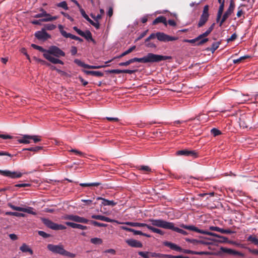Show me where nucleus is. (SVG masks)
I'll return each mask as SVG.
<instances>
[{"mask_svg": "<svg viewBox=\"0 0 258 258\" xmlns=\"http://www.w3.org/2000/svg\"><path fill=\"white\" fill-rule=\"evenodd\" d=\"M92 218L99 220L103 221H105L107 222H115L118 224H121L122 223L121 222H119L117 220L111 219L108 217L102 216V215H93L91 216Z\"/></svg>", "mask_w": 258, "mask_h": 258, "instance_id": "nucleus-16", "label": "nucleus"}, {"mask_svg": "<svg viewBox=\"0 0 258 258\" xmlns=\"http://www.w3.org/2000/svg\"><path fill=\"white\" fill-rule=\"evenodd\" d=\"M224 0H223L222 2L220 4V6L219 7V9L218 11L217 15V18H216V22H218L220 21V19H221L223 10L224 9Z\"/></svg>", "mask_w": 258, "mask_h": 258, "instance_id": "nucleus-19", "label": "nucleus"}, {"mask_svg": "<svg viewBox=\"0 0 258 258\" xmlns=\"http://www.w3.org/2000/svg\"><path fill=\"white\" fill-rule=\"evenodd\" d=\"M220 44V42L219 41L213 43L210 48V51L213 53L219 47Z\"/></svg>", "mask_w": 258, "mask_h": 258, "instance_id": "nucleus-39", "label": "nucleus"}, {"mask_svg": "<svg viewBox=\"0 0 258 258\" xmlns=\"http://www.w3.org/2000/svg\"><path fill=\"white\" fill-rule=\"evenodd\" d=\"M134 62L133 58L128 60L125 62H120L118 65L119 66H127L131 63Z\"/></svg>", "mask_w": 258, "mask_h": 258, "instance_id": "nucleus-49", "label": "nucleus"}, {"mask_svg": "<svg viewBox=\"0 0 258 258\" xmlns=\"http://www.w3.org/2000/svg\"><path fill=\"white\" fill-rule=\"evenodd\" d=\"M42 221L43 223L47 227H48L52 230H64V229H66V227L65 226L61 225V224H58L55 223L48 219L43 218L42 219Z\"/></svg>", "mask_w": 258, "mask_h": 258, "instance_id": "nucleus-7", "label": "nucleus"}, {"mask_svg": "<svg viewBox=\"0 0 258 258\" xmlns=\"http://www.w3.org/2000/svg\"><path fill=\"white\" fill-rule=\"evenodd\" d=\"M135 48H136V46L134 45V46H132L131 47H130L127 50H126V51H125L124 52H123V53H122L120 55L117 56L116 57L117 58H121V57L129 54L130 53L132 52L133 50H134L135 49Z\"/></svg>", "mask_w": 258, "mask_h": 258, "instance_id": "nucleus-32", "label": "nucleus"}, {"mask_svg": "<svg viewBox=\"0 0 258 258\" xmlns=\"http://www.w3.org/2000/svg\"><path fill=\"white\" fill-rule=\"evenodd\" d=\"M157 39L160 41L168 42L176 40L178 37L170 36L163 32H157Z\"/></svg>", "mask_w": 258, "mask_h": 258, "instance_id": "nucleus-12", "label": "nucleus"}, {"mask_svg": "<svg viewBox=\"0 0 258 258\" xmlns=\"http://www.w3.org/2000/svg\"><path fill=\"white\" fill-rule=\"evenodd\" d=\"M63 255L68 256L71 257H74L76 256V254L73 253H71L69 251H67L64 249V252H63Z\"/></svg>", "mask_w": 258, "mask_h": 258, "instance_id": "nucleus-59", "label": "nucleus"}, {"mask_svg": "<svg viewBox=\"0 0 258 258\" xmlns=\"http://www.w3.org/2000/svg\"><path fill=\"white\" fill-rule=\"evenodd\" d=\"M178 155H185L188 156L195 157L196 153L193 151L180 150L177 152Z\"/></svg>", "mask_w": 258, "mask_h": 258, "instance_id": "nucleus-22", "label": "nucleus"}, {"mask_svg": "<svg viewBox=\"0 0 258 258\" xmlns=\"http://www.w3.org/2000/svg\"><path fill=\"white\" fill-rule=\"evenodd\" d=\"M106 72L111 74H121L122 73V70L114 69L106 71Z\"/></svg>", "mask_w": 258, "mask_h": 258, "instance_id": "nucleus-47", "label": "nucleus"}, {"mask_svg": "<svg viewBox=\"0 0 258 258\" xmlns=\"http://www.w3.org/2000/svg\"><path fill=\"white\" fill-rule=\"evenodd\" d=\"M88 21L93 26H94L97 29L99 28V23L98 21H96V22H94L91 19H89L88 20Z\"/></svg>", "mask_w": 258, "mask_h": 258, "instance_id": "nucleus-46", "label": "nucleus"}, {"mask_svg": "<svg viewBox=\"0 0 258 258\" xmlns=\"http://www.w3.org/2000/svg\"><path fill=\"white\" fill-rule=\"evenodd\" d=\"M163 244L164 245H165V246L169 247L170 249L174 250L175 251H179V252L182 251V249L180 246H179L178 245H177V244H176L175 243H172L170 242H168V241H165L163 242Z\"/></svg>", "mask_w": 258, "mask_h": 258, "instance_id": "nucleus-18", "label": "nucleus"}, {"mask_svg": "<svg viewBox=\"0 0 258 258\" xmlns=\"http://www.w3.org/2000/svg\"><path fill=\"white\" fill-rule=\"evenodd\" d=\"M125 241L129 246L132 247L141 248L143 247V244L141 242L134 239H127Z\"/></svg>", "mask_w": 258, "mask_h": 258, "instance_id": "nucleus-17", "label": "nucleus"}, {"mask_svg": "<svg viewBox=\"0 0 258 258\" xmlns=\"http://www.w3.org/2000/svg\"><path fill=\"white\" fill-rule=\"evenodd\" d=\"M90 223L94 226L98 227H106L107 224L102 223H99L95 221H91Z\"/></svg>", "mask_w": 258, "mask_h": 258, "instance_id": "nucleus-45", "label": "nucleus"}, {"mask_svg": "<svg viewBox=\"0 0 258 258\" xmlns=\"http://www.w3.org/2000/svg\"><path fill=\"white\" fill-rule=\"evenodd\" d=\"M200 40V38H198V37H197V38L193 39L185 40V41L187 42L190 43H194L196 42H198V41H199Z\"/></svg>", "mask_w": 258, "mask_h": 258, "instance_id": "nucleus-63", "label": "nucleus"}, {"mask_svg": "<svg viewBox=\"0 0 258 258\" xmlns=\"http://www.w3.org/2000/svg\"><path fill=\"white\" fill-rule=\"evenodd\" d=\"M30 140H33L34 143H37L41 141V137L38 136H30Z\"/></svg>", "mask_w": 258, "mask_h": 258, "instance_id": "nucleus-48", "label": "nucleus"}, {"mask_svg": "<svg viewBox=\"0 0 258 258\" xmlns=\"http://www.w3.org/2000/svg\"><path fill=\"white\" fill-rule=\"evenodd\" d=\"M211 132L212 134L215 137L221 134V132L219 130L215 128H212L211 131Z\"/></svg>", "mask_w": 258, "mask_h": 258, "instance_id": "nucleus-51", "label": "nucleus"}, {"mask_svg": "<svg viewBox=\"0 0 258 258\" xmlns=\"http://www.w3.org/2000/svg\"><path fill=\"white\" fill-rule=\"evenodd\" d=\"M47 247L49 250L54 253H58L63 255L64 249L62 245H53L49 244Z\"/></svg>", "mask_w": 258, "mask_h": 258, "instance_id": "nucleus-11", "label": "nucleus"}, {"mask_svg": "<svg viewBox=\"0 0 258 258\" xmlns=\"http://www.w3.org/2000/svg\"><path fill=\"white\" fill-rule=\"evenodd\" d=\"M162 23L163 24L166 23V19L163 16H159L156 18L153 22V24L155 25L156 24Z\"/></svg>", "mask_w": 258, "mask_h": 258, "instance_id": "nucleus-30", "label": "nucleus"}, {"mask_svg": "<svg viewBox=\"0 0 258 258\" xmlns=\"http://www.w3.org/2000/svg\"><path fill=\"white\" fill-rule=\"evenodd\" d=\"M100 184L99 182H92V183H81L80 185L81 186H98Z\"/></svg>", "mask_w": 258, "mask_h": 258, "instance_id": "nucleus-37", "label": "nucleus"}, {"mask_svg": "<svg viewBox=\"0 0 258 258\" xmlns=\"http://www.w3.org/2000/svg\"><path fill=\"white\" fill-rule=\"evenodd\" d=\"M228 18V17L225 14H223V16L221 19H220V21L218 22L219 23V26H221L223 24V23L226 20V19Z\"/></svg>", "mask_w": 258, "mask_h": 258, "instance_id": "nucleus-52", "label": "nucleus"}, {"mask_svg": "<svg viewBox=\"0 0 258 258\" xmlns=\"http://www.w3.org/2000/svg\"><path fill=\"white\" fill-rule=\"evenodd\" d=\"M56 6L58 7H60L64 9L65 10H68L69 8L68 7L67 4L65 1L61 2L59 3H58Z\"/></svg>", "mask_w": 258, "mask_h": 258, "instance_id": "nucleus-43", "label": "nucleus"}, {"mask_svg": "<svg viewBox=\"0 0 258 258\" xmlns=\"http://www.w3.org/2000/svg\"><path fill=\"white\" fill-rule=\"evenodd\" d=\"M208 41V38L204 37V38L201 39L200 40L198 41L197 45H202V44H204L205 43L207 42Z\"/></svg>", "mask_w": 258, "mask_h": 258, "instance_id": "nucleus-53", "label": "nucleus"}, {"mask_svg": "<svg viewBox=\"0 0 258 258\" xmlns=\"http://www.w3.org/2000/svg\"><path fill=\"white\" fill-rule=\"evenodd\" d=\"M90 241L92 243L94 244H101L103 242L102 240L99 238H92L90 239Z\"/></svg>", "mask_w": 258, "mask_h": 258, "instance_id": "nucleus-35", "label": "nucleus"}, {"mask_svg": "<svg viewBox=\"0 0 258 258\" xmlns=\"http://www.w3.org/2000/svg\"><path fill=\"white\" fill-rule=\"evenodd\" d=\"M224 251L230 254L238 255L242 257H243L244 256L243 253L230 248H226L225 250H224Z\"/></svg>", "mask_w": 258, "mask_h": 258, "instance_id": "nucleus-28", "label": "nucleus"}, {"mask_svg": "<svg viewBox=\"0 0 258 258\" xmlns=\"http://www.w3.org/2000/svg\"><path fill=\"white\" fill-rule=\"evenodd\" d=\"M31 46L34 48V49H37L38 50H39L41 52H43V53H47V50L46 49H44L43 48H42L41 46H38V45H37L35 44H31Z\"/></svg>", "mask_w": 258, "mask_h": 258, "instance_id": "nucleus-38", "label": "nucleus"}, {"mask_svg": "<svg viewBox=\"0 0 258 258\" xmlns=\"http://www.w3.org/2000/svg\"><path fill=\"white\" fill-rule=\"evenodd\" d=\"M45 27L48 30H52L56 28V26L53 24H46Z\"/></svg>", "mask_w": 258, "mask_h": 258, "instance_id": "nucleus-57", "label": "nucleus"}, {"mask_svg": "<svg viewBox=\"0 0 258 258\" xmlns=\"http://www.w3.org/2000/svg\"><path fill=\"white\" fill-rule=\"evenodd\" d=\"M209 6L206 5L204 7L203 13L200 17V21L198 23V27H201L203 26L208 21L209 15L208 13Z\"/></svg>", "mask_w": 258, "mask_h": 258, "instance_id": "nucleus-9", "label": "nucleus"}, {"mask_svg": "<svg viewBox=\"0 0 258 258\" xmlns=\"http://www.w3.org/2000/svg\"><path fill=\"white\" fill-rule=\"evenodd\" d=\"M145 43H146V46L147 47L155 48L157 47L156 45L155 44H154V43L150 42L149 41L147 42H145Z\"/></svg>", "mask_w": 258, "mask_h": 258, "instance_id": "nucleus-60", "label": "nucleus"}, {"mask_svg": "<svg viewBox=\"0 0 258 258\" xmlns=\"http://www.w3.org/2000/svg\"><path fill=\"white\" fill-rule=\"evenodd\" d=\"M80 36L84 37L87 40H92V35L91 32L89 31H86V32H83V33H80Z\"/></svg>", "mask_w": 258, "mask_h": 258, "instance_id": "nucleus-33", "label": "nucleus"}, {"mask_svg": "<svg viewBox=\"0 0 258 258\" xmlns=\"http://www.w3.org/2000/svg\"><path fill=\"white\" fill-rule=\"evenodd\" d=\"M149 221L151 222L153 225L155 226L156 227L162 228L165 229L171 230L183 235H187L188 234V233L186 231L175 226V224L173 222H168L160 219H150Z\"/></svg>", "mask_w": 258, "mask_h": 258, "instance_id": "nucleus-2", "label": "nucleus"}, {"mask_svg": "<svg viewBox=\"0 0 258 258\" xmlns=\"http://www.w3.org/2000/svg\"><path fill=\"white\" fill-rule=\"evenodd\" d=\"M30 135H24L22 138L19 139L18 140V142L19 143H23V144H29L30 143Z\"/></svg>", "mask_w": 258, "mask_h": 258, "instance_id": "nucleus-29", "label": "nucleus"}, {"mask_svg": "<svg viewBox=\"0 0 258 258\" xmlns=\"http://www.w3.org/2000/svg\"><path fill=\"white\" fill-rule=\"evenodd\" d=\"M44 18L41 19V21L42 22H49L53 20H55L58 18L57 16H51L49 14L46 13V15L45 16Z\"/></svg>", "mask_w": 258, "mask_h": 258, "instance_id": "nucleus-27", "label": "nucleus"}, {"mask_svg": "<svg viewBox=\"0 0 258 258\" xmlns=\"http://www.w3.org/2000/svg\"><path fill=\"white\" fill-rule=\"evenodd\" d=\"M70 151L72 152H74L76 155H78L79 156H82L84 155V154L82 152L78 151L77 150H76V149H72Z\"/></svg>", "mask_w": 258, "mask_h": 258, "instance_id": "nucleus-61", "label": "nucleus"}, {"mask_svg": "<svg viewBox=\"0 0 258 258\" xmlns=\"http://www.w3.org/2000/svg\"><path fill=\"white\" fill-rule=\"evenodd\" d=\"M185 240L186 241L193 243V244H197L198 243L200 242V241H198L195 239H190L188 238H185Z\"/></svg>", "mask_w": 258, "mask_h": 258, "instance_id": "nucleus-56", "label": "nucleus"}, {"mask_svg": "<svg viewBox=\"0 0 258 258\" xmlns=\"http://www.w3.org/2000/svg\"><path fill=\"white\" fill-rule=\"evenodd\" d=\"M66 224L73 228H78L82 230H86L87 229V227L86 226L71 222H66Z\"/></svg>", "mask_w": 258, "mask_h": 258, "instance_id": "nucleus-21", "label": "nucleus"}, {"mask_svg": "<svg viewBox=\"0 0 258 258\" xmlns=\"http://www.w3.org/2000/svg\"><path fill=\"white\" fill-rule=\"evenodd\" d=\"M30 183H19L15 185V186L17 187H30Z\"/></svg>", "mask_w": 258, "mask_h": 258, "instance_id": "nucleus-55", "label": "nucleus"}, {"mask_svg": "<svg viewBox=\"0 0 258 258\" xmlns=\"http://www.w3.org/2000/svg\"><path fill=\"white\" fill-rule=\"evenodd\" d=\"M19 248L22 252H29L30 254H32L33 253L30 246L25 243H23Z\"/></svg>", "mask_w": 258, "mask_h": 258, "instance_id": "nucleus-23", "label": "nucleus"}, {"mask_svg": "<svg viewBox=\"0 0 258 258\" xmlns=\"http://www.w3.org/2000/svg\"><path fill=\"white\" fill-rule=\"evenodd\" d=\"M247 240L256 245H258V238L255 235H249L247 238Z\"/></svg>", "mask_w": 258, "mask_h": 258, "instance_id": "nucleus-31", "label": "nucleus"}, {"mask_svg": "<svg viewBox=\"0 0 258 258\" xmlns=\"http://www.w3.org/2000/svg\"><path fill=\"white\" fill-rule=\"evenodd\" d=\"M63 219L65 220H69L71 221H73L78 223H88L89 220L84 217H80L78 215L70 214L67 215L63 216Z\"/></svg>", "mask_w": 258, "mask_h": 258, "instance_id": "nucleus-8", "label": "nucleus"}, {"mask_svg": "<svg viewBox=\"0 0 258 258\" xmlns=\"http://www.w3.org/2000/svg\"><path fill=\"white\" fill-rule=\"evenodd\" d=\"M224 0H223L222 2L220 4V6L219 7V9L218 11L217 15V18H216V22H218L220 21V19H221L223 10L224 9Z\"/></svg>", "mask_w": 258, "mask_h": 258, "instance_id": "nucleus-20", "label": "nucleus"}, {"mask_svg": "<svg viewBox=\"0 0 258 258\" xmlns=\"http://www.w3.org/2000/svg\"><path fill=\"white\" fill-rule=\"evenodd\" d=\"M43 56L48 61L53 64H63V62L56 57L64 56L65 53L59 48L52 46L47 50V53H43Z\"/></svg>", "mask_w": 258, "mask_h": 258, "instance_id": "nucleus-1", "label": "nucleus"}, {"mask_svg": "<svg viewBox=\"0 0 258 258\" xmlns=\"http://www.w3.org/2000/svg\"><path fill=\"white\" fill-rule=\"evenodd\" d=\"M97 200H101L102 201V204L103 206H114L117 204V203L115 202L114 201L108 200L101 197L98 198Z\"/></svg>", "mask_w": 258, "mask_h": 258, "instance_id": "nucleus-24", "label": "nucleus"}, {"mask_svg": "<svg viewBox=\"0 0 258 258\" xmlns=\"http://www.w3.org/2000/svg\"><path fill=\"white\" fill-rule=\"evenodd\" d=\"M61 14L63 16H64L65 17H66L67 18H68L69 20H70L71 21H74V19L71 17L68 14L66 13H64L63 12H61Z\"/></svg>", "mask_w": 258, "mask_h": 258, "instance_id": "nucleus-62", "label": "nucleus"}, {"mask_svg": "<svg viewBox=\"0 0 258 258\" xmlns=\"http://www.w3.org/2000/svg\"><path fill=\"white\" fill-rule=\"evenodd\" d=\"M84 72L87 75H91L96 77L103 76V73L99 71H84Z\"/></svg>", "mask_w": 258, "mask_h": 258, "instance_id": "nucleus-26", "label": "nucleus"}, {"mask_svg": "<svg viewBox=\"0 0 258 258\" xmlns=\"http://www.w3.org/2000/svg\"><path fill=\"white\" fill-rule=\"evenodd\" d=\"M38 233L40 236H41L44 238H47V237H49V236H50L49 234L45 233V232H44L43 231H38Z\"/></svg>", "mask_w": 258, "mask_h": 258, "instance_id": "nucleus-58", "label": "nucleus"}, {"mask_svg": "<svg viewBox=\"0 0 258 258\" xmlns=\"http://www.w3.org/2000/svg\"><path fill=\"white\" fill-rule=\"evenodd\" d=\"M58 29L59 30V31L61 33V34L64 37H66V38H70L72 39H74V40H78L79 41H82L83 40L82 39H81V38L77 36H75L74 35H73L71 33H67L66 31H65L64 30H63V26H62L61 25H59L58 26Z\"/></svg>", "mask_w": 258, "mask_h": 258, "instance_id": "nucleus-14", "label": "nucleus"}, {"mask_svg": "<svg viewBox=\"0 0 258 258\" xmlns=\"http://www.w3.org/2000/svg\"><path fill=\"white\" fill-rule=\"evenodd\" d=\"M170 58V56L155 54L152 53H149L147 54V55L143 57H134L133 58V60L134 62H139L142 63H148L159 62L162 60H165Z\"/></svg>", "mask_w": 258, "mask_h": 258, "instance_id": "nucleus-3", "label": "nucleus"}, {"mask_svg": "<svg viewBox=\"0 0 258 258\" xmlns=\"http://www.w3.org/2000/svg\"><path fill=\"white\" fill-rule=\"evenodd\" d=\"M42 148V147H40V146H36V147H31V148H26V149H24L23 150H28V151H33V152H38V151L41 150Z\"/></svg>", "mask_w": 258, "mask_h": 258, "instance_id": "nucleus-41", "label": "nucleus"}, {"mask_svg": "<svg viewBox=\"0 0 258 258\" xmlns=\"http://www.w3.org/2000/svg\"><path fill=\"white\" fill-rule=\"evenodd\" d=\"M35 36L38 40L43 41L50 38V35L46 32L44 29H42L41 30L35 32Z\"/></svg>", "mask_w": 258, "mask_h": 258, "instance_id": "nucleus-15", "label": "nucleus"}, {"mask_svg": "<svg viewBox=\"0 0 258 258\" xmlns=\"http://www.w3.org/2000/svg\"><path fill=\"white\" fill-rule=\"evenodd\" d=\"M155 38H157V33H152L148 37L145 39V42H149L151 39H154Z\"/></svg>", "mask_w": 258, "mask_h": 258, "instance_id": "nucleus-50", "label": "nucleus"}, {"mask_svg": "<svg viewBox=\"0 0 258 258\" xmlns=\"http://www.w3.org/2000/svg\"><path fill=\"white\" fill-rule=\"evenodd\" d=\"M248 100L247 95L242 94L239 97L238 101H239V103H244Z\"/></svg>", "mask_w": 258, "mask_h": 258, "instance_id": "nucleus-40", "label": "nucleus"}, {"mask_svg": "<svg viewBox=\"0 0 258 258\" xmlns=\"http://www.w3.org/2000/svg\"><path fill=\"white\" fill-rule=\"evenodd\" d=\"M150 220V219H149L148 220L149 222ZM150 222L151 223L150 221ZM122 223L121 224H125V225H128L130 226H132V227H146L153 232L162 235L164 234V232L163 231L161 230L160 229L154 227V226L152 224V223H151V224H148L143 223L132 222H122Z\"/></svg>", "mask_w": 258, "mask_h": 258, "instance_id": "nucleus-5", "label": "nucleus"}, {"mask_svg": "<svg viewBox=\"0 0 258 258\" xmlns=\"http://www.w3.org/2000/svg\"><path fill=\"white\" fill-rule=\"evenodd\" d=\"M5 214L6 215H11L16 217H23L24 216V215L22 213L14 212H7L5 213Z\"/></svg>", "mask_w": 258, "mask_h": 258, "instance_id": "nucleus-36", "label": "nucleus"}, {"mask_svg": "<svg viewBox=\"0 0 258 258\" xmlns=\"http://www.w3.org/2000/svg\"><path fill=\"white\" fill-rule=\"evenodd\" d=\"M148 255L150 256L153 257H163V254H161V253H159L149 252Z\"/></svg>", "mask_w": 258, "mask_h": 258, "instance_id": "nucleus-44", "label": "nucleus"}, {"mask_svg": "<svg viewBox=\"0 0 258 258\" xmlns=\"http://www.w3.org/2000/svg\"><path fill=\"white\" fill-rule=\"evenodd\" d=\"M214 26H215V23L212 24V25L208 29V30L206 31H205L204 33L198 36V38H200V39H202L204 37H206V36L209 35L210 34V33L213 31V30L214 29Z\"/></svg>", "mask_w": 258, "mask_h": 258, "instance_id": "nucleus-25", "label": "nucleus"}, {"mask_svg": "<svg viewBox=\"0 0 258 258\" xmlns=\"http://www.w3.org/2000/svg\"><path fill=\"white\" fill-rule=\"evenodd\" d=\"M0 138L3 139L4 140H6V139H12V137L10 135H8L0 134Z\"/></svg>", "mask_w": 258, "mask_h": 258, "instance_id": "nucleus-64", "label": "nucleus"}, {"mask_svg": "<svg viewBox=\"0 0 258 258\" xmlns=\"http://www.w3.org/2000/svg\"><path fill=\"white\" fill-rule=\"evenodd\" d=\"M74 62L77 64L78 66L83 67L84 68L89 69H100L102 68H105L106 67L109 66L108 64H105V65H101V66H91L85 63L81 60L76 59L74 60Z\"/></svg>", "mask_w": 258, "mask_h": 258, "instance_id": "nucleus-13", "label": "nucleus"}, {"mask_svg": "<svg viewBox=\"0 0 258 258\" xmlns=\"http://www.w3.org/2000/svg\"><path fill=\"white\" fill-rule=\"evenodd\" d=\"M0 174L4 176H6L12 179L21 178L24 174L23 173L19 171H12L8 170H3L1 169Z\"/></svg>", "mask_w": 258, "mask_h": 258, "instance_id": "nucleus-6", "label": "nucleus"}, {"mask_svg": "<svg viewBox=\"0 0 258 258\" xmlns=\"http://www.w3.org/2000/svg\"><path fill=\"white\" fill-rule=\"evenodd\" d=\"M80 12L82 16L88 21L90 19L88 16L86 14L85 11L82 8L80 9Z\"/></svg>", "mask_w": 258, "mask_h": 258, "instance_id": "nucleus-54", "label": "nucleus"}, {"mask_svg": "<svg viewBox=\"0 0 258 258\" xmlns=\"http://www.w3.org/2000/svg\"><path fill=\"white\" fill-rule=\"evenodd\" d=\"M179 226L181 228H182L183 229L189 230L190 231H196L199 233L206 234L208 235H210V236H213L214 237L220 238L221 239V240H220L221 242H226L228 241V238L227 237H224L222 236H220V235H218L217 234L215 233L209 232V231H207L206 230L199 229V228H198L197 227H196V226H195L194 225H185L184 224H181L179 225Z\"/></svg>", "mask_w": 258, "mask_h": 258, "instance_id": "nucleus-4", "label": "nucleus"}, {"mask_svg": "<svg viewBox=\"0 0 258 258\" xmlns=\"http://www.w3.org/2000/svg\"><path fill=\"white\" fill-rule=\"evenodd\" d=\"M40 11L41 12V13L36 14L35 16H34V17L35 18H42L43 17H45V16L46 15L47 12L43 9H41Z\"/></svg>", "mask_w": 258, "mask_h": 258, "instance_id": "nucleus-42", "label": "nucleus"}, {"mask_svg": "<svg viewBox=\"0 0 258 258\" xmlns=\"http://www.w3.org/2000/svg\"><path fill=\"white\" fill-rule=\"evenodd\" d=\"M8 205L14 210L25 212L34 215L36 214V213L33 211V208L32 207L23 208L21 207H17L13 205L11 203H8Z\"/></svg>", "mask_w": 258, "mask_h": 258, "instance_id": "nucleus-10", "label": "nucleus"}, {"mask_svg": "<svg viewBox=\"0 0 258 258\" xmlns=\"http://www.w3.org/2000/svg\"><path fill=\"white\" fill-rule=\"evenodd\" d=\"M235 8V4L233 0H231L230 2V5L228 8V9L226 10V11L230 14H232L233 13L234 9Z\"/></svg>", "mask_w": 258, "mask_h": 258, "instance_id": "nucleus-34", "label": "nucleus"}]
</instances>
